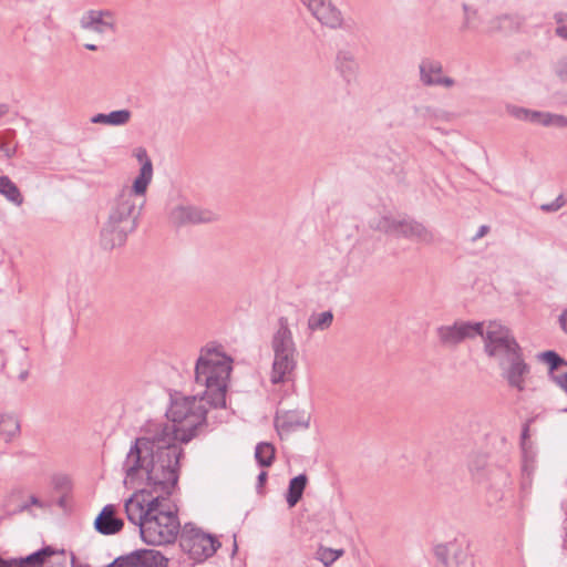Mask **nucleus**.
<instances>
[{"label": "nucleus", "mask_w": 567, "mask_h": 567, "mask_svg": "<svg viewBox=\"0 0 567 567\" xmlns=\"http://www.w3.org/2000/svg\"><path fill=\"white\" fill-rule=\"evenodd\" d=\"M233 360L214 348H203L195 364L196 394L172 401L166 412L169 422L157 425L174 426L176 441L188 443L206 425L208 408H225L226 391Z\"/></svg>", "instance_id": "1"}, {"label": "nucleus", "mask_w": 567, "mask_h": 567, "mask_svg": "<svg viewBox=\"0 0 567 567\" xmlns=\"http://www.w3.org/2000/svg\"><path fill=\"white\" fill-rule=\"evenodd\" d=\"M182 447L174 426L156 429L152 436L137 437L123 463L126 480H146L151 493L169 497L178 482Z\"/></svg>", "instance_id": "2"}, {"label": "nucleus", "mask_w": 567, "mask_h": 567, "mask_svg": "<svg viewBox=\"0 0 567 567\" xmlns=\"http://www.w3.org/2000/svg\"><path fill=\"white\" fill-rule=\"evenodd\" d=\"M145 194L136 193L134 185L124 186L109 202L107 219L101 229V245L104 249L123 246L128 234L136 229Z\"/></svg>", "instance_id": "3"}, {"label": "nucleus", "mask_w": 567, "mask_h": 567, "mask_svg": "<svg viewBox=\"0 0 567 567\" xmlns=\"http://www.w3.org/2000/svg\"><path fill=\"white\" fill-rule=\"evenodd\" d=\"M181 529L177 509L168 497L159 495V506L141 525V538L154 546L167 545L175 542Z\"/></svg>", "instance_id": "4"}, {"label": "nucleus", "mask_w": 567, "mask_h": 567, "mask_svg": "<svg viewBox=\"0 0 567 567\" xmlns=\"http://www.w3.org/2000/svg\"><path fill=\"white\" fill-rule=\"evenodd\" d=\"M274 361L270 373L272 384L289 381L297 368V347L286 317L278 319V328L271 338Z\"/></svg>", "instance_id": "5"}, {"label": "nucleus", "mask_w": 567, "mask_h": 567, "mask_svg": "<svg viewBox=\"0 0 567 567\" xmlns=\"http://www.w3.org/2000/svg\"><path fill=\"white\" fill-rule=\"evenodd\" d=\"M478 336L483 338L486 354L496 359L501 367L522 352L511 330L498 321H489L486 326L483 323V333Z\"/></svg>", "instance_id": "6"}, {"label": "nucleus", "mask_w": 567, "mask_h": 567, "mask_svg": "<svg viewBox=\"0 0 567 567\" xmlns=\"http://www.w3.org/2000/svg\"><path fill=\"white\" fill-rule=\"evenodd\" d=\"M178 534L181 549L196 563L205 561L221 546L215 535L204 532L193 523H186Z\"/></svg>", "instance_id": "7"}, {"label": "nucleus", "mask_w": 567, "mask_h": 567, "mask_svg": "<svg viewBox=\"0 0 567 567\" xmlns=\"http://www.w3.org/2000/svg\"><path fill=\"white\" fill-rule=\"evenodd\" d=\"M483 333V322L455 321L453 324L440 326L436 336L440 343L447 348H454L466 339H473Z\"/></svg>", "instance_id": "8"}, {"label": "nucleus", "mask_w": 567, "mask_h": 567, "mask_svg": "<svg viewBox=\"0 0 567 567\" xmlns=\"http://www.w3.org/2000/svg\"><path fill=\"white\" fill-rule=\"evenodd\" d=\"M420 82L424 86H443L451 89L455 80L443 74V64L440 60L425 56L419 63Z\"/></svg>", "instance_id": "9"}, {"label": "nucleus", "mask_w": 567, "mask_h": 567, "mask_svg": "<svg viewBox=\"0 0 567 567\" xmlns=\"http://www.w3.org/2000/svg\"><path fill=\"white\" fill-rule=\"evenodd\" d=\"M434 555L444 567H474L467 549L455 540L436 545Z\"/></svg>", "instance_id": "10"}, {"label": "nucleus", "mask_w": 567, "mask_h": 567, "mask_svg": "<svg viewBox=\"0 0 567 567\" xmlns=\"http://www.w3.org/2000/svg\"><path fill=\"white\" fill-rule=\"evenodd\" d=\"M159 506V495L147 501L143 495L134 494L124 504L127 519L138 527L146 522L148 516Z\"/></svg>", "instance_id": "11"}, {"label": "nucleus", "mask_w": 567, "mask_h": 567, "mask_svg": "<svg viewBox=\"0 0 567 567\" xmlns=\"http://www.w3.org/2000/svg\"><path fill=\"white\" fill-rule=\"evenodd\" d=\"M169 217L171 221L178 227L206 224L217 219V215L214 212L192 205H181L173 208Z\"/></svg>", "instance_id": "12"}, {"label": "nucleus", "mask_w": 567, "mask_h": 567, "mask_svg": "<svg viewBox=\"0 0 567 567\" xmlns=\"http://www.w3.org/2000/svg\"><path fill=\"white\" fill-rule=\"evenodd\" d=\"M312 16L323 25L337 29L342 27L340 10L330 0H301Z\"/></svg>", "instance_id": "13"}, {"label": "nucleus", "mask_w": 567, "mask_h": 567, "mask_svg": "<svg viewBox=\"0 0 567 567\" xmlns=\"http://www.w3.org/2000/svg\"><path fill=\"white\" fill-rule=\"evenodd\" d=\"M334 68L344 82L348 84L354 82L360 71L355 51L350 48L338 50L334 59Z\"/></svg>", "instance_id": "14"}, {"label": "nucleus", "mask_w": 567, "mask_h": 567, "mask_svg": "<svg viewBox=\"0 0 567 567\" xmlns=\"http://www.w3.org/2000/svg\"><path fill=\"white\" fill-rule=\"evenodd\" d=\"M80 25L84 30L103 34L114 30L115 19L109 10H89L81 17Z\"/></svg>", "instance_id": "15"}, {"label": "nucleus", "mask_w": 567, "mask_h": 567, "mask_svg": "<svg viewBox=\"0 0 567 567\" xmlns=\"http://www.w3.org/2000/svg\"><path fill=\"white\" fill-rule=\"evenodd\" d=\"M395 236L424 244H432L434 241V236L431 230L423 224L409 217H400Z\"/></svg>", "instance_id": "16"}, {"label": "nucleus", "mask_w": 567, "mask_h": 567, "mask_svg": "<svg viewBox=\"0 0 567 567\" xmlns=\"http://www.w3.org/2000/svg\"><path fill=\"white\" fill-rule=\"evenodd\" d=\"M309 415L299 411H282L277 412L275 419V426L280 435L284 433L289 434L300 429H308Z\"/></svg>", "instance_id": "17"}, {"label": "nucleus", "mask_w": 567, "mask_h": 567, "mask_svg": "<svg viewBox=\"0 0 567 567\" xmlns=\"http://www.w3.org/2000/svg\"><path fill=\"white\" fill-rule=\"evenodd\" d=\"M508 368L504 372V377L512 388L523 391L525 389V377L529 373V367L524 361L523 353H518L509 360L505 361Z\"/></svg>", "instance_id": "18"}, {"label": "nucleus", "mask_w": 567, "mask_h": 567, "mask_svg": "<svg viewBox=\"0 0 567 567\" xmlns=\"http://www.w3.org/2000/svg\"><path fill=\"white\" fill-rule=\"evenodd\" d=\"M116 507L112 504L105 505L94 520L96 532L102 535H114L122 530L123 519L115 516Z\"/></svg>", "instance_id": "19"}, {"label": "nucleus", "mask_w": 567, "mask_h": 567, "mask_svg": "<svg viewBox=\"0 0 567 567\" xmlns=\"http://www.w3.org/2000/svg\"><path fill=\"white\" fill-rule=\"evenodd\" d=\"M522 25V19L515 14H501L486 21L483 34L493 35L496 33L508 34L517 31Z\"/></svg>", "instance_id": "20"}, {"label": "nucleus", "mask_w": 567, "mask_h": 567, "mask_svg": "<svg viewBox=\"0 0 567 567\" xmlns=\"http://www.w3.org/2000/svg\"><path fill=\"white\" fill-rule=\"evenodd\" d=\"M135 157L142 166L138 176L134 179V189L136 193H146L153 178V164L146 150L143 147L135 150Z\"/></svg>", "instance_id": "21"}, {"label": "nucleus", "mask_w": 567, "mask_h": 567, "mask_svg": "<svg viewBox=\"0 0 567 567\" xmlns=\"http://www.w3.org/2000/svg\"><path fill=\"white\" fill-rule=\"evenodd\" d=\"M64 555V549L58 550L51 546H44L41 549L25 556L16 558L18 567H43L54 555Z\"/></svg>", "instance_id": "22"}, {"label": "nucleus", "mask_w": 567, "mask_h": 567, "mask_svg": "<svg viewBox=\"0 0 567 567\" xmlns=\"http://www.w3.org/2000/svg\"><path fill=\"white\" fill-rule=\"evenodd\" d=\"M464 18L463 23L461 25V31H472L482 33V30L485 28L486 22L484 21L482 14L471 6L464 3L463 4Z\"/></svg>", "instance_id": "23"}, {"label": "nucleus", "mask_w": 567, "mask_h": 567, "mask_svg": "<svg viewBox=\"0 0 567 567\" xmlns=\"http://www.w3.org/2000/svg\"><path fill=\"white\" fill-rule=\"evenodd\" d=\"M400 217H395L392 214L388 213L384 215H380L373 217L369 220V227L372 230L383 233L385 235H396L398 224Z\"/></svg>", "instance_id": "24"}, {"label": "nucleus", "mask_w": 567, "mask_h": 567, "mask_svg": "<svg viewBox=\"0 0 567 567\" xmlns=\"http://www.w3.org/2000/svg\"><path fill=\"white\" fill-rule=\"evenodd\" d=\"M136 567H167L168 559L155 549H137Z\"/></svg>", "instance_id": "25"}, {"label": "nucleus", "mask_w": 567, "mask_h": 567, "mask_svg": "<svg viewBox=\"0 0 567 567\" xmlns=\"http://www.w3.org/2000/svg\"><path fill=\"white\" fill-rule=\"evenodd\" d=\"M308 483L306 474H299L290 480L288 491L286 494V501L289 507H293L301 499L305 488Z\"/></svg>", "instance_id": "26"}, {"label": "nucleus", "mask_w": 567, "mask_h": 567, "mask_svg": "<svg viewBox=\"0 0 567 567\" xmlns=\"http://www.w3.org/2000/svg\"><path fill=\"white\" fill-rule=\"evenodd\" d=\"M0 194L16 206L23 204V196L18 186L6 175L0 176Z\"/></svg>", "instance_id": "27"}, {"label": "nucleus", "mask_w": 567, "mask_h": 567, "mask_svg": "<svg viewBox=\"0 0 567 567\" xmlns=\"http://www.w3.org/2000/svg\"><path fill=\"white\" fill-rule=\"evenodd\" d=\"M275 447L268 442H260L255 449V458L262 467H268L275 460Z\"/></svg>", "instance_id": "28"}, {"label": "nucleus", "mask_w": 567, "mask_h": 567, "mask_svg": "<svg viewBox=\"0 0 567 567\" xmlns=\"http://www.w3.org/2000/svg\"><path fill=\"white\" fill-rule=\"evenodd\" d=\"M333 313L328 310L320 313H312L308 319V328L311 331H324L332 324Z\"/></svg>", "instance_id": "29"}, {"label": "nucleus", "mask_w": 567, "mask_h": 567, "mask_svg": "<svg viewBox=\"0 0 567 567\" xmlns=\"http://www.w3.org/2000/svg\"><path fill=\"white\" fill-rule=\"evenodd\" d=\"M16 132L7 130L0 133V153L2 156L10 158L16 154L17 143L14 142Z\"/></svg>", "instance_id": "30"}, {"label": "nucleus", "mask_w": 567, "mask_h": 567, "mask_svg": "<svg viewBox=\"0 0 567 567\" xmlns=\"http://www.w3.org/2000/svg\"><path fill=\"white\" fill-rule=\"evenodd\" d=\"M20 431V424L13 416H3L0 420V432L6 435L7 441L12 440Z\"/></svg>", "instance_id": "31"}, {"label": "nucleus", "mask_w": 567, "mask_h": 567, "mask_svg": "<svg viewBox=\"0 0 567 567\" xmlns=\"http://www.w3.org/2000/svg\"><path fill=\"white\" fill-rule=\"evenodd\" d=\"M538 357L548 364L550 377L560 365H567V361L553 350L542 352Z\"/></svg>", "instance_id": "32"}, {"label": "nucleus", "mask_w": 567, "mask_h": 567, "mask_svg": "<svg viewBox=\"0 0 567 567\" xmlns=\"http://www.w3.org/2000/svg\"><path fill=\"white\" fill-rule=\"evenodd\" d=\"M132 113L130 110H116L107 114L109 125L122 126L131 120Z\"/></svg>", "instance_id": "33"}, {"label": "nucleus", "mask_w": 567, "mask_h": 567, "mask_svg": "<svg viewBox=\"0 0 567 567\" xmlns=\"http://www.w3.org/2000/svg\"><path fill=\"white\" fill-rule=\"evenodd\" d=\"M486 465H487V461L484 455H475L470 461L468 467H470V471L472 472L473 476L476 477L477 480H481L482 471H484Z\"/></svg>", "instance_id": "34"}, {"label": "nucleus", "mask_w": 567, "mask_h": 567, "mask_svg": "<svg viewBox=\"0 0 567 567\" xmlns=\"http://www.w3.org/2000/svg\"><path fill=\"white\" fill-rule=\"evenodd\" d=\"M545 127L567 128V116L547 112Z\"/></svg>", "instance_id": "35"}, {"label": "nucleus", "mask_w": 567, "mask_h": 567, "mask_svg": "<svg viewBox=\"0 0 567 567\" xmlns=\"http://www.w3.org/2000/svg\"><path fill=\"white\" fill-rule=\"evenodd\" d=\"M138 556L136 550L114 559L115 567H136Z\"/></svg>", "instance_id": "36"}, {"label": "nucleus", "mask_w": 567, "mask_h": 567, "mask_svg": "<svg viewBox=\"0 0 567 567\" xmlns=\"http://www.w3.org/2000/svg\"><path fill=\"white\" fill-rule=\"evenodd\" d=\"M506 112L516 120L527 122L528 109L514 104H507Z\"/></svg>", "instance_id": "37"}, {"label": "nucleus", "mask_w": 567, "mask_h": 567, "mask_svg": "<svg viewBox=\"0 0 567 567\" xmlns=\"http://www.w3.org/2000/svg\"><path fill=\"white\" fill-rule=\"evenodd\" d=\"M318 559L326 566L329 567L334 563L332 548L320 547L318 553Z\"/></svg>", "instance_id": "38"}, {"label": "nucleus", "mask_w": 567, "mask_h": 567, "mask_svg": "<svg viewBox=\"0 0 567 567\" xmlns=\"http://www.w3.org/2000/svg\"><path fill=\"white\" fill-rule=\"evenodd\" d=\"M565 205V199L563 195H559L554 202L548 204H543L540 209L546 213H554L559 210Z\"/></svg>", "instance_id": "39"}, {"label": "nucleus", "mask_w": 567, "mask_h": 567, "mask_svg": "<svg viewBox=\"0 0 567 567\" xmlns=\"http://www.w3.org/2000/svg\"><path fill=\"white\" fill-rule=\"evenodd\" d=\"M547 112L535 111L528 109L527 122L537 123L540 125H545Z\"/></svg>", "instance_id": "40"}, {"label": "nucleus", "mask_w": 567, "mask_h": 567, "mask_svg": "<svg viewBox=\"0 0 567 567\" xmlns=\"http://www.w3.org/2000/svg\"><path fill=\"white\" fill-rule=\"evenodd\" d=\"M555 74L561 81L567 82V58H561L556 62Z\"/></svg>", "instance_id": "41"}, {"label": "nucleus", "mask_w": 567, "mask_h": 567, "mask_svg": "<svg viewBox=\"0 0 567 567\" xmlns=\"http://www.w3.org/2000/svg\"><path fill=\"white\" fill-rule=\"evenodd\" d=\"M551 380L567 393V372L563 374H551Z\"/></svg>", "instance_id": "42"}, {"label": "nucleus", "mask_w": 567, "mask_h": 567, "mask_svg": "<svg viewBox=\"0 0 567 567\" xmlns=\"http://www.w3.org/2000/svg\"><path fill=\"white\" fill-rule=\"evenodd\" d=\"M29 508H30V504L24 502V503H21L20 505H18L16 508H12V509L8 508V514L17 515V514L29 511Z\"/></svg>", "instance_id": "43"}, {"label": "nucleus", "mask_w": 567, "mask_h": 567, "mask_svg": "<svg viewBox=\"0 0 567 567\" xmlns=\"http://www.w3.org/2000/svg\"><path fill=\"white\" fill-rule=\"evenodd\" d=\"M91 122L93 124H107L109 125L107 114H103V113L95 114L94 116L91 117Z\"/></svg>", "instance_id": "44"}, {"label": "nucleus", "mask_w": 567, "mask_h": 567, "mask_svg": "<svg viewBox=\"0 0 567 567\" xmlns=\"http://www.w3.org/2000/svg\"><path fill=\"white\" fill-rule=\"evenodd\" d=\"M489 231V227L487 225H482L476 235L473 237V241L484 237Z\"/></svg>", "instance_id": "45"}, {"label": "nucleus", "mask_w": 567, "mask_h": 567, "mask_svg": "<svg viewBox=\"0 0 567 567\" xmlns=\"http://www.w3.org/2000/svg\"><path fill=\"white\" fill-rule=\"evenodd\" d=\"M0 567H18L16 558L4 559L0 557Z\"/></svg>", "instance_id": "46"}, {"label": "nucleus", "mask_w": 567, "mask_h": 567, "mask_svg": "<svg viewBox=\"0 0 567 567\" xmlns=\"http://www.w3.org/2000/svg\"><path fill=\"white\" fill-rule=\"evenodd\" d=\"M559 323L561 329L567 333V309L559 316Z\"/></svg>", "instance_id": "47"}, {"label": "nucleus", "mask_w": 567, "mask_h": 567, "mask_svg": "<svg viewBox=\"0 0 567 567\" xmlns=\"http://www.w3.org/2000/svg\"><path fill=\"white\" fill-rule=\"evenodd\" d=\"M556 34L559 38L567 40V27L566 25L557 27L556 28Z\"/></svg>", "instance_id": "48"}, {"label": "nucleus", "mask_w": 567, "mask_h": 567, "mask_svg": "<svg viewBox=\"0 0 567 567\" xmlns=\"http://www.w3.org/2000/svg\"><path fill=\"white\" fill-rule=\"evenodd\" d=\"M28 503L30 504V506L34 505V506H38V507H41V508L44 507L43 503L37 496H34V495L30 496V499H29Z\"/></svg>", "instance_id": "49"}, {"label": "nucleus", "mask_w": 567, "mask_h": 567, "mask_svg": "<svg viewBox=\"0 0 567 567\" xmlns=\"http://www.w3.org/2000/svg\"><path fill=\"white\" fill-rule=\"evenodd\" d=\"M267 480V472L261 471L258 475V486H262Z\"/></svg>", "instance_id": "50"}, {"label": "nucleus", "mask_w": 567, "mask_h": 567, "mask_svg": "<svg viewBox=\"0 0 567 567\" xmlns=\"http://www.w3.org/2000/svg\"><path fill=\"white\" fill-rule=\"evenodd\" d=\"M8 105L6 104H0V118L8 113Z\"/></svg>", "instance_id": "51"}, {"label": "nucleus", "mask_w": 567, "mask_h": 567, "mask_svg": "<svg viewBox=\"0 0 567 567\" xmlns=\"http://www.w3.org/2000/svg\"><path fill=\"white\" fill-rule=\"evenodd\" d=\"M333 551V557H334V561L341 557L343 555V550L342 549H332Z\"/></svg>", "instance_id": "52"}, {"label": "nucleus", "mask_w": 567, "mask_h": 567, "mask_svg": "<svg viewBox=\"0 0 567 567\" xmlns=\"http://www.w3.org/2000/svg\"><path fill=\"white\" fill-rule=\"evenodd\" d=\"M28 374H29V373H28V370H22V371L19 373L18 378H19V380L24 381V380L28 378Z\"/></svg>", "instance_id": "53"}, {"label": "nucleus", "mask_w": 567, "mask_h": 567, "mask_svg": "<svg viewBox=\"0 0 567 567\" xmlns=\"http://www.w3.org/2000/svg\"><path fill=\"white\" fill-rule=\"evenodd\" d=\"M84 47H85V49H87L90 51L97 50V47L95 44H92V43H86Z\"/></svg>", "instance_id": "54"}, {"label": "nucleus", "mask_w": 567, "mask_h": 567, "mask_svg": "<svg viewBox=\"0 0 567 567\" xmlns=\"http://www.w3.org/2000/svg\"><path fill=\"white\" fill-rule=\"evenodd\" d=\"M423 115L430 114L432 112L431 107L426 106L422 109Z\"/></svg>", "instance_id": "55"}, {"label": "nucleus", "mask_w": 567, "mask_h": 567, "mask_svg": "<svg viewBox=\"0 0 567 567\" xmlns=\"http://www.w3.org/2000/svg\"><path fill=\"white\" fill-rule=\"evenodd\" d=\"M527 434H528V427L525 426L524 430H523V433H522V437L523 439L527 437Z\"/></svg>", "instance_id": "56"}, {"label": "nucleus", "mask_w": 567, "mask_h": 567, "mask_svg": "<svg viewBox=\"0 0 567 567\" xmlns=\"http://www.w3.org/2000/svg\"><path fill=\"white\" fill-rule=\"evenodd\" d=\"M64 504H65L64 498H63V497H62V498H60V499H59V505H60L61 507H64Z\"/></svg>", "instance_id": "57"}, {"label": "nucleus", "mask_w": 567, "mask_h": 567, "mask_svg": "<svg viewBox=\"0 0 567 567\" xmlns=\"http://www.w3.org/2000/svg\"><path fill=\"white\" fill-rule=\"evenodd\" d=\"M7 365H8V362L7 361H2L1 367H2L3 370L7 369Z\"/></svg>", "instance_id": "58"}, {"label": "nucleus", "mask_w": 567, "mask_h": 567, "mask_svg": "<svg viewBox=\"0 0 567 567\" xmlns=\"http://www.w3.org/2000/svg\"><path fill=\"white\" fill-rule=\"evenodd\" d=\"M58 565H59L60 567H64V565H65V559L63 558V561L59 563Z\"/></svg>", "instance_id": "59"}, {"label": "nucleus", "mask_w": 567, "mask_h": 567, "mask_svg": "<svg viewBox=\"0 0 567 567\" xmlns=\"http://www.w3.org/2000/svg\"><path fill=\"white\" fill-rule=\"evenodd\" d=\"M74 564H75V557H74V555H72V565H74ZM73 567H75V566H73Z\"/></svg>", "instance_id": "60"}, {"label": "nucleus", "mask_w": 567, "mask_h": 567, "mask_svg": "<svg viewBox=\"0 0 567 567\" xmlns=\"http://www.w3.org/2000/svg\"><path fill=\"white\" fill-rule=\"evenodd\" d=\"M237 550V544L236 542L234 543V553Z\"/></svg>", "instance_id": "61"}, {"label": "nucleus", "mask_w": 567, "mask_h": 567, "mask_svg": "<svg viewBox=\"0 0 567 567\" xmlns=\"http://www.w3.org/2000/svg\"><path fill=\"white\" fill-rule=\"evenodd\" d=\"M556 20H557V22H561V19L558 18V16H556Z\"/></svg>", "instance_id": "62"}, {"label": "nucleus", "mask_w": 567, "mask_h": 567, "mask_svg": "<svg viewBox=\"0 0 567 567\" xmlns=\"http://www.w3.org/2000/svg\"><path fill=\"white\" fill-rule=\"evenodd\" d=\"M563 412L567 413V408H565V409L563 410Z\"/></svg>", "instance_id": "63"}, {"label": "nucleus", "mask_w": 567, "mask_h": 567, "mask_svg": "<svg viewBox=\"0 0 567 567\" xmlns=\"http://www.w3.org/2000/svg\"><path fill=\"white\" fill-rule=\"evenodd\" d=\"M81 567H89V566H87V565H85V566H81Z\"/></svg>", "instance_id": "64"}]
</instances>
